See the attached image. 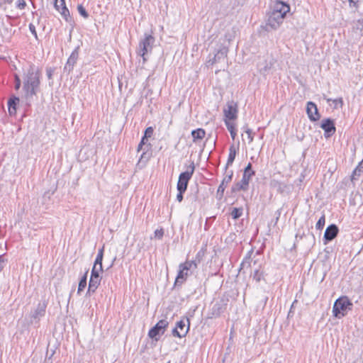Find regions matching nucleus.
<instances>
[{
  "mask_svg": "<svg viewBox=\"0 0 363 363\" xmlns=\"http://www.w3.org/2000/svg\"><path fill=\"white\" fill-rule=\"evenodd\" d=\"M41 75L40 69L34 65H29L23 71L22 75L23 99L28 106L31 105L34 96H36L40 91Z\"/></svg>",
  "mask_w": 363,
  "mask_h": 363,
  "instance_id": "1",
  "label": "nucleus"
},
{
  "mask_svg": "<svg viewBox=\"0 0 363 363\" xmlns=\"http://www.w3.org/2000/svg\"><path fill=\"white\" fill-rule=\"evenodd\" d=\"M349 306H352L347 296H342L337 298L333 307V313L335 318H340L346 315Z\"/></svg>",
  "mask_w": 363,
  "mask_h": 363,
  "instance_id": "2",
  "label": "nucleus"
},
{
  "mask_svg": "<svg viewBox=\"0 0 363 363\" xmlns=\"http://www.w3.org/2000/svg\"><path fill=\"white\" fill-rule=\"evenodd\" d=\"M195 170V165L194 161H191L189 165L186 167V170L182 172L179 176V179L177 184V189L186 191L188 184L194 174Z\"/></svg>",
  "mask_w": 363,
  "mask_h": 363,
  "instance_id": "3",
  "label": "nucleus"
},
{
  "mask_svg": "<svg viewBox=\"0 0 363 363\" xmlns=\"http://www.w3.org/2000/svg\"><path fill=\"white\" fill-rule=\"evenodd\" d=\"M285 16H283V14L270 11L267 13V18L264 28L267 31L278 29L283 23Z\"/></svg>",
  "mask_w": 363,
  "mask_h": 363,
  "instance_id": "4",
  "label": "nucleus"
},
{
  "mask_svg": "<svg viewBox=\"0 0 363 363\" xmlns=\"http://www.w3.org/2000/svg\"><path fill=\"white\" fill-rule=\"evenodd\" d=\"M155 41V38L151 34H145V37L140 41L139 43V55L143 57V62L147 60L145 55L152 51L154 43Z\"/></svg>",
  "mask_w": 363,
  "mask_h": 363,
  "instance_id": "5",
  "label": "nucleus"
},
{
  "mask_svg": "<svg viewBox=\"0 0 363 363\" xmlns=\"http://www.w3.org/2000/svg\"><path fill=\"white\" fill-rule=\"evenodd\" d=\"M190 328V320L188 318H183L178 321L176 327L172 330V335L179 338L184 337Z\"/></svg>",
  "mask_w": 363,
  "mask_h": 363,
  "instance_id": "6",
  "label": "nucleus"
},
{
  "mask_svg": "<svg viewBox=\"0 0 363 363\" xmlns=\"http://www.w3.org/2000/svg\"><path fill=\"white\" fill-rule=\"evenodd\" d=\"M169 325V322L166 319H162L158 321L156 325L152 327L148 332V336L158 341L160 335H163Z\"/></svg>",
  "mask_w": 363,
  "mask_h": 363,
  "instance_id": "7",
  "label": "nucleus"
},
{
  "mask_svg": "<svg viewBox=\"0 0 363 363\" xmlns=\"http://www.w3.org/2000/svg\"><path fill=\"white\" fill-rule=\"evenodd\" d=\"M102 272L103 270H98L97 267H92L87 293H95L96 290L100 285L101 280L100 273Z\"/></svg>",
  "mask_w": 363,
  "mask_h": 363,
  "instance_id": "8",
  "label": "nucleus"
},
{
  "mask_svg": "<svg viewBox=\"0 0 363 363\" xmlns=\"http://www.w3.org/2000/svg\"><path fill=\"white\" fill-rule=\"evenodd\" d=\"M238 104L234 101H228L226 104V108L223 109L225 120H235L238 117Z\"/></svg>",
  "mask_w": 363,
  "mask_h": 363,
  "instance_id": "9",
  "label": "nucleus"
},
{
  "mask_svg": "<svg viewBox=\"0 0 363 363\" xmlns=\"http://www.w3.org/2000/svg\"><path fill=\"white\" fill-rule=\"evenodd\" d=\"M320 128L324 130V136L326 138L331 137L336 131L335 123L331 118L323 120Z\"/></svg>",
  "mask_w": 363,
  "mask_h": 363,
  "instance_id": "10",
  "label": "nucleus"
},
{
  "mask_svg": "<svg viewBox=\"0 0 363 363\" xmlns=\"http://www.w3.org/2000/svg\"><path fill=\"white\" fill-rule=\"evenodd\" d=\"M339 228L335 224L328 225L323 235V244L327 245L329 242L334 240L338 235Z\"/></svg>",
  "mask_w": 363,
  "mask_h": 363,
  "instance_id": "11",
  "label": "nucleus"
},
{
  "mask_svg": "<svg viewBox=\"0 0 363 363\" xmlns=\"http://www.w3.org/2000/svg\"><path fill=\"white\" fill-rule=\"evenodd\" d=\"M79 48L77 47L71 53L70 56L67 59V63L64 67V71L69 74L74 69L77 60L79 58Z\"/></svg>",
  "mask_w": 363,
  "mask_h": 363,
  "instance_id": "12",
  "label": "nucleus"
},
{
  "mask_svg": "<svg viewBox=\"0 0 363 363\" xmlns=\"http://www.w3.org/2000/svg\"><path fill=\"white\" fill-rule=\"evenodd\" d=\"M54 6L58 11L67 22H70L71 17L69 11L66 6L65 0H55Z\"/></svg>",
  "mask_w": 363,
  "mask_h": 363,
  "instance_id": "13",
  "label": "nucleus"
},
{
  "mask_svg": "<svg viewBox=\"0 0 363 363\" xmlns=\"http://www.w3.org/2000/svg\"><path fill=\"white\" fill-rule=\"evenodd\" d=\"M252 176L244 174H242V179L236 183L233 187V191H247L249 188V183Z\"/></svg>",
  "mask_w": 363,
  "mask_h": 363,
  "instance_id": "14",
  "label": "nucleus"
},
{
  "mask_svg": "<svg viewBox=\"0 0 363 363\" xmlns=\"http://www.w3.org/2000/svg\"><path fill=\"white\" fill-rule=\"evenodd\" d=\"M306 113L308 118L313 122L318 121L320 118L316 104L312 101L307 102Z\"/></svg>",
  "mask_w": 363,
  "mask_h": 363,
  "instance_id": "15",
  "label": "nucleus"
},
{
  "mask_svg": "<svg viewBox=\"0 0 363 363\" xmlns=\"http://www.w3.org/2000/svg\"><path fill=\"white\" fill-rule=\"evenodd\" d=\"M233 175V172L231 170L229 172V174H227L223 179L222 180L220 184L219 185L217 192L216 197L218 199H221L223 197L224 191L227 187L228 184L231 182Z\"/></svg>",
  "mask_w": 363,
  "mask_h": 363,
  "instance_id": "16",
  "label": "nucleus"
},
{
  "mask_svg": "<svg viewBox=\"0 0 363 363\" xmlns=\"http://www.w3.org/2000/svg\"><path fill=\"white\" fill-rule=\"evenodd\" d=\"M47 305L48 303L45 301L40 302L34 312L32 313L31 318L36 323L38 322L40 319L45 315Z\"/></svg>",
  "mask_w": 363,
  "mask_h": 363,
  "instance_id": "17",
  "label": "nucleus"
},
{
  "mask_svg": "<svg viewBox=\"0 0 363 363\" xmlns=\"http://www.w3.org/2000/svg\"><path fill=\"white\" fill-rule=\"evenodd\" d=\"M289 11L290 6L288 4L281 1H277L272 12H277L279 14H283V16H286Z\"/></svg>",
  "mask_w": 363,
  "mask_h": 363,
  "instance_id": "18",
  "label": "nucleus"
},
{
  "mask_svg": "<svg viewBox=\"0 0 363 363\" xmlns=\"http://www.w3.org/2000/svg\"><path fill=\"white\" fill-rule=\"evenodd\" d=\"M271 185L274 188L277 189V191L280 194H289L290 193L291 189L290 185L277 180H273L271 183Z\"/></svg>",
  "mask_w": 363,
  "mask_h": 363,
  "instance_id": "19",
  "label": "nucleus"
},
{
  "mask_svg": "<svg viewBox=\"0 0 363 363\" xmlns=\"http://www.w3.org/2000/svg\"><path fill=\"white\" fill-rule=\"evenodd\" d=\"M20 99L18 96H12L8 101V108L10 115H14L16 113L17 105L18 104Z\"/></svg>",
  "mask_w": 363,
  "mask_h": 363,
  "instance_id": "20",
  "label": "nucleus"
},
{
  "mask_svg": "<svg viewBox=\"0 0 363 363\" xmlns=\"http://www.w3.org/2000/svg\"><path fill=\"white\" fill-rule=\"evenodd\" d=\"M227 50L225 48L220 49L214 55L213 59L209 60L208 63L211 65L218 62L221 59H225L227 57Z\"/></svg>",
  "mask_w": 363,
  "mask_h": 363,
  "instance_id": "21",
  "label": "nucleus"
},
{
  "mask_svg": "<svg viewBox=\"0 0 363 363\" xmlns=\"http://www.w3.org/2000/svg\"><path fill=\"white\" fill-rule=\"evenodd\" d=\"M236 154H237V150H236L235 145H230V148H229V155H228V160H227V162H226V164L225 167V169H227L229 166L233 164V163L235 160Z\"/></svg>",
  "mask_w": 363,
  "mask_h": 363,
  "instance_id": "22",
  "label": "nucleus"
},
{
  "mask_svg": "<svg viewBox=\"0 0 363 363\" xmlns=\"http://www.w3.org/2000/svg\"><path fill=\"white\" fill-rule=\"evenodd\" d=\"M187 276H188V272H186L185 270H183L182 267H179V271L176 277L174 285L175 286L182 285L184 283V281L186 280Z\"/></svg>",
  "mask_w": 363,
  "mask_h": 363,
  "instance_id": "23",
  "label": "nucleus"
},
{
  "mask_svg": "<svg viewBox=\"0 0 363 363\" xmlns=\"http://www.w3.org/2000/svg\"><path fill=\"white\" fill-rule=\"evenodd\" d=\"M198 264L194 260L186 261L184 263H182L179 264V267H182L183 270H185L188 272L189 270L196 269L197 268Z\"/></svg>",
  "mask_w": 363,
  "mask_h": 363,
  "instance_id": "24",
  "label": "nucleus"
},
{
  "mask_svg": "<svg viewBox=\"0 0 363 363\" xmlns=\"http://www.w3.org/2000/svg\"><path fill=\"white\" fill-rule=\"evenodd\" d=\"M206 132L203 128H197L191 131L194 142L197 140H201L205 137Z\"/></svg>",
  "mask_w": 363,
  "mask_h": 363,
  "instance_id": "25",
  "label": "nucleus"
},
{
  "mask_svg": "<svg viewBox=\"0 0 363 363\" xmlns=\"http://www.w3.org/2000/svg\"><path fill=\"white\" fill-rule=\"evenodd\" d=\"M363 169V160L359 163L358 166L353 170L352 176H351V180H356L357 179V177L360 176L361 172Z\"/></svg>",
  "mask_w": 363,
  "mask_h": 363,
  "instance_id": "26",
  "label": "nucleus"
},
{
  "mask_svg": "<svg viewBox=\"0 0 363 363\" xmlns=\"http://www.w3.org/2000/svg\"><path fill=\"white\" fill-rule=\"evenodd\" d=\"M88 272H89V270H86V272L84 273V276L81 278V279L79 281V286H78V289H77V294H79L82 291H84V289L86 286V280H87V274H88Z\"/></svg>",
  "mask_w": 363,
  "mask_h": 363,
  "instance_id": "27",
  "label": "nucleus"
},
{
  "mask_svg": "<svg viewBox=\"0 0 363 363\" xmlns=\"http://www.w3.org/2000/svg\"><path fill=\"white\" fill-rule=\"evenodd\" d=\"M199 186L196 185L194 189H191V192L189 195V198L192 201H196L199 199Z\"/></svg>",
  "mask_w": 363,
  "mask_h": 363,
  "instance_id": "28",
  "label": "nucleus"
},
{
  "mask_svg": "<svg viewBox=\"0 0 363 363\" xmlns=\"http://www.w3.org/2000/svg\"><path fill=\"white\" fill-rule=\"evenodd\" d=\"M225 124L228 130H229L233 140H235V136H236V130H235L234 125L232 124L231 123H230L227 120H225Z\"/></svg>",
  "mask_w": 363,
  "mask_h": 363,
  "instance_id": "29",
  "label": "nucleus"
},
{
  "mask_svg": "<svg viewBox=\"0 0 363 363\" xmlns=\"http://www.w3.org/2000/svg\"><path fill=\"white\" fill-rule=\"evenodd\" d=\"M243 209L242 208H233L231 211V216L233 219H238L242 215Z\"/></svg>",
  "mask_w": 363,
  "mask_h": 363,
  "instance_id": "30",
  "label": "nucleus"
},
{
  "mask_svg": "<svg viewBox=\"0 0 363 363\" xmlns=\"http://www.w3.org/2000/svg\"><path fill=\"white\" fill-rule=\"evenodd\" d=\"M251 276L256 282H259L263 279V272L259 269H256Z\"/></svg>",
  "mask_w": 363,
  "mask_h": 363,
  "instance_id": "31",
  "label": "nucleus"
},
{
  "mask_svg": "<svg viewBox=\"0 0 363 363\" xmlns=\"http://www.w3.org/2000/svg\"><path fill=\"white\" fill-rule=\"evenodd\" d=\"M325 223V216L323 214L318 222L316 223L315 228L317 230H322Z\"/></svg>",
  "mask_w": 363,
  "mask_h": 363,
  "instance_id": "32",
  "label": "nucleus"
},
{
  "mask_svg": "<svg viewBox=\"0 0 363 363\" xmlns=\"http://www.w3.org/2000/svg\"><path fill=\"white\" fill-rule=\"evenodd\" d=\"M103 257H104L96 255L93 267H97L98 270H103V266H102Z\"/></svg>",
  "mask_w": 363,
  "mask_h": 363,
  "instance_id": "33",
  "label": "nucleus"
},
{
  "mask_svg": "<svg viewBox=\"0 0 363 363\" xmlns=\"http://www.w3.org/2000/svg\"><path fill=\"white\" fill-rule=\"evenodd\" d=\"M221 313V306L219 303H216L212 308V314L213 316H219Z\"/></svg>",
  "mask_w": 363,
  "mask_h": 363,
  "instance_id": "34",
  "label": "nucleus"
},
{
  "mask_svg": "<svg viewBox=\"0 0 363 363\" xmlns=\"http://www.w3.org/2000/svg\"><path fill=\"white\" fill-rule=\"evenodd\" d=\"M77 11L84 18H87L89 17L88 12L86 11L85 8L82 5H79L77 6Z\"/></svg>",
  "mask_w": 363,
  "mask_h": 363,
  "instance_id": "35",
  "label": "nucleus"
},
{
  "mask_svg": "<svg viewBox=\"0 0 363 363\" xmlns=\"http://www.w3.org/2000/svg\"><path fill=\"white\" fill-rule=\"evenodd\" d=\"M14 82H15V85H14L15 89L18 90L21 86L22 79L20 78V77L17 74H14Z\"/></svg>",
  "mask_w": 363,
  "mask_h": 363,
  "instance_id": "36",
  "label": "nucleus"
},
{
  "mask_svg": "<svg viewBox=\"0 0 363 363\" xmlns=\"http://www.w3.org/2000/svg\"><path fill=\"white\" fill-rule=\"evenodd\" d=\"M243 173L251 175L252 177L255 174V172L252 170V165L250 162L248 163V164L245 167Z\"/></svg>",
  "mask_w": 363,
  "mask_h": 363,
  "instance_id": "37",
  "label": "nucleus"
},
{
  "mask_svg": "<svg viewBox=\"0 0 363 363\" xmlns=\"http://www.w3.org/2000/svg\"><path fill=\"white\" fill-rule=\"evenodd\" d=\"M55 67H47L46 68V75L49 80L52 79V76L55 73Z\"/></svg>",
  "mask_w": 363,
  "mask_h": 363,
  "instance_id": "38",
  "label": "nucleus"
},
{
  "mask_svg": "<svg viewBox=\"0 0 363 363\" xmlns=\"http://www.w3.org/2000/svg\"><path fill=\"white\" fill-rule=\"evenodd\" d=\"M16 6L17 9L23 10L26 8V3L25 0H17V1L16 2Z\"/></svg>",
  "mask_w": 363,
  "mask_h": 363,
  "instance_id": "39",
  "label": "nucleus"
},
{
  "mask_svg": "<svg viewBox=\"0 0 363 363\" xmlns=\"http://www.w3.org/2000/svg\"><path fill=\"white\" fill-rule=\"evenodd\" d=\"M28 27H29V30H30V33L33 35L34 38L36 40H38L35 26L33 23H30Z\"/></svg>",
  "mask_w": 363,
  "mask_h": 363,
  "instance_id": "40",
  "label": "nucleus"
},
{
  "mask_svg": "<svg viewBox=\"0 0 363 363\" xmlns=\"http://www.w3.org/2000/svg\"><path fill=\"white\" fill-rule=\"evenodd\" d=\"M250 255L249 254V256H246L245 259L241 263V268H244L245 266L250 267Z\"/></svg>",
  "mask_w": 363,
  "mask_h": 363,
  "instance_id": "41",
  "label": "nucleus"
},
{
  "mask_svg": "<svg viewBox=\"0 0 363 363\" xmlns=\"http://www.w3.org/2000/svg\"><path fill=\"white\" fill-rule=\"evenodd\" d=\"M350 7L357 9L359 6V0H348Z\"/></svg>",
  "mask_w": 363,
  "mask_h": 363,
  "instance_id": "42",
  "label": "nucleus"
},
{
  "mask_svg": "<svg viewBox=\"0 0 363 363\" xmlns=\"http://www.w3.org/2000/svg\"><path fill=\"white\" fill-rule=\"evenodd\" d=\"M153 128L152 127H148L145 129L144 137L146 138H150L153 134Z\"/></svg>",
  "mask_w": 363,
  "mask_h": 363,
  "instance_id": "43",
  "label": "nucleus"
},
{
  "mask_svg": "<svg viewBox=\"0 0 363 363\" xmlns=\"http://www.w3.org/2000/svg\"><path fill=\"white\" fill-rule=\"evenodd\" d=\"M245 133L247 134L249 143H252L254 140V136H253L252 130L247 127L246 130H245Z\"/></svg>",
  "mask_w": 363,
  "mask_h": 363,
  "instance_id": "44",
  "label": "nucleus"
},
{
  "mask_svg": "<svg viewBox=\"0 0 363 363\" xmlns=\"http://www.w3.org/2000/svg\"><path fill=\"white\" fill-rule=\"evenodd\" d=\"M327 101L329 102V101H332V99H327ZM333 101L336 106L340 104V106H342L343 105V100L342 98H338V99H334V100H333Z\"/></svg>",
  "mask_w": 363,
  "mask_h": 363,
  "instance_id": "45",
  "label": "nucleus"
},
{
  "mask_svg": "<svg viewBox=\"0 0 363 363\" xmlns=\"http://www.w3.org/2000/svg\"><path fill=\"white\" fill-rule=\"evenodd\" d=\"M178 191V194L177 195V200L179 201V202H182V200H183V194L186 191H183L182 189H177Z\"/></svg>",
  "mask_w": 363,
  "mask_h": 363,
  "instance_id": "46",
  "label": "nucleus"
},
{
  "mask_svg": "<svg viewBox=\"0 0 363 363\" xmlns=\"http://www.w3.org/2000/svg\"><path fill=\"white\" fill-rule=\"evenodd\" d=\"M164 235V230L163 229L156 230L155 231V236L156 238H158L159 239H161Z\"/></svg>",
  "mask_w": 363,
  "mask_h": 363,
  "instance_id": "47",
  "label": "nucleus"
},
{
  "mask_svg": "<svg viewBox=\"0 0 363 363\" xmlns=\"http://www.w3.org/2000/svg\"><path fill=\"white\" fill-rule=\"evenodd\" d=\"M281 208L280 209H278L276 212H275V220H274V225H276L281 216Z\"/></svg>",
  "mask_w": 363,
  "mask_h": 363,
  "instance_id": "48",
  "label": "nucleus"
},
{
  "mask_svg": "<svg viewBox=\"0 0 363 363\" xmlns=\"http://www.w3.org/2000/svg\"><path fill=\"white\" fill-rule=\"evenodd\" d=\"M6 260L2 255H0V272H1L5 267Z\"/></svg>",
  "mask_w": 363,
  "mask_h": 363,
  "instance_id": "49",
  "label": "nucleus"
},
{
  "mask_svg": "<svg viewBox=\"0 0 363 363\" xmlns=\"http://www.w3.org/2000/svg\"><path fill=\"white\" fill-rule=\"evenodd\" d=\"M13 0H0V6L7 4H11Z\"/></svg>",
  "mask_w": 363,
  "mask_h": 363,
  "instance_id": "50",
  "label": "nucleus"
},
{
  "mask_svg": "<svg viewBox=\"0 0 363 363\" xmlns=\"http://www.w3.org/2000/svg\"><path fill=\"white\" fill-rule=\"evenodd\" d=\"M104 246H103L101 248H100L99 250L97 255L104 257Z\"/></svg>",
  "mask_w": 363,
  "mask_h": 363,
  "instance_id": "51",
  "label": "nucleus"
},
{
  "mask_svg": "<svg viewBox=\"0 0 363 363\" xmlns=\"http://www.w3.org/2000/svg\"><path fill=\"white\" fill-rule=\"evenodd\" d=\"M147 142V138H146V137H143L141 140H140V144H142L143 145H145L146 144V143Z\"/></svg>",
  "mask_w": 363,
  "mask_h": 363,
  "instance_id": "52",
  "label": "nucleus"
},
{
  "mask_svg": "<svg viewBox=\"0 0 363 363\" xmlns=\"http://www.w3.org/2000/svg\"><path fill=\"white\" fill-rule=\"evenodd\" d=\"M143 145L142 144L139 143V145L138 146V150H137L138 152H140L143 149Z\"/></svg>",
  "mask_w": 363,
  "mask_h": 363,
  "instance_id": "53",
  "label": "nucleus"
},
{
  "mask_svg": "<svg viewBox=\"0 0 363 363\" xmlns=\"http://www.w3.org/2000/svg\"><path fill=\"white\" fill-rule=\"evenodd\" d=\"M358 23L361 24L363 27V18L357 21Z\"/></svg>",
  "mask_w": 363,
  "mask_h": 363,
  "instance_id": "54",
  "label": "nucleus"
},
{
  "mask_svg": "<svg viewBox=\"0 0 363 363\" xmlns=\"http://www.w3.org/2000/svg\"><path fill=\"white\" fill-rule=\"evenodd\" d=\"M53 354L54 352H52V354H51L50 357H49V359H51L52 356H53Z\"/></svg>",
  "mask_w": 363,
  "mask_h": 363,
  "instance_id": "55",
  "label": "nucleus"
},
{
  "mask_svg": "<svg viewBox=\"0 0 363 363\" xmlns=\"http://www.w3.org/2000/svg\"><path fill=\"white\" fill-rule=\"evenodd\" d=\"M53 84V82H50V85H52Z\"/></svg>",
  "mask_w": 363,
  "mask_h": 363,
  "instance_id": "56",
  "label": "nucleus"
}]
</instances>
